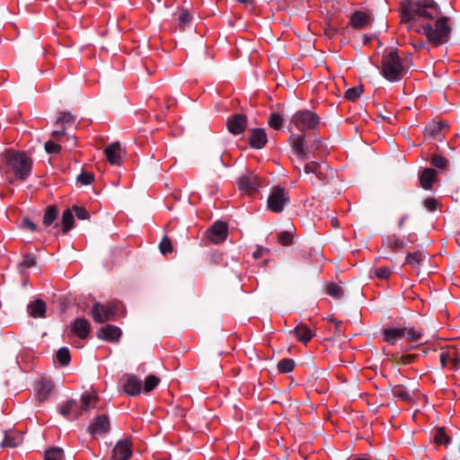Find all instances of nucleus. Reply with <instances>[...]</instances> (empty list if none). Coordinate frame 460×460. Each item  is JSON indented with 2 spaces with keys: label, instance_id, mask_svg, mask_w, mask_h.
<instances>
[{
  "label": "nucleus",
  "instance_id": "f257e3e1",
  "mask_svg": "<svg viewBox=\"0 0 460 460\" xmlns=\"http://www.w3.org/2000/svg\"><path fill=\"white\" fill-rule=\"evenodd\" d=\"M401 22L409 23L417 18L436 20L435 24H421L422 33L436 47L447 43L451 33L449 18L442 16L441 9L434 0H406L399 10Z\"/></svg>",
  "mask_w": 460,
  "mask_h": 460
},
{
  "label": "nucleus",
  "instance_id": "f03ea898",
  "mask_svg": "<svg viewBox=\"0 0 460 460\" xmlns=\"http://www.w3.org/2000/svg\"><path fill=\"white\" fill-rule=\"evenodd\" d=\"M2 163L4 173L13 175L20 181L27 180L31 172L32 160L23 151H5L2 155Z\"/></svg>",
  "mask_w": 460,
  "mask_h": 460
},
{
  "label": "nucleus",
  "instance_id": "7ed1b4c3",
  "mask_svg": "<svg viewBox=\"0 0 460 460\" xmlns=\"http://www.w3.org/2000/svg\"><path fill=\"white\" fill-rule=\"evenodd\" d=\"M405 74L406 70L396 51H390L383 56L382 75L386 80L390 82H398Z\"/></svg>",
  "mask_w": 460,
  "mask_h": 460
},
{
  "label": "nucleus",
  "instance_id": "20e7f679",
  "mask_svg": "<svg viewBox=\"0 0 460 460\" xmlns=\"http://www.w3.org/2000/svg\"><path fill=\"white\" fill-rule=\"evenodd\" d=\"M321 118L310 110H300L295 112L290 119L289 131L295 128L304 133L306 130H315L320 126Z\"/></svg>",
  "mask_w": 460,
  "mask_h": 460
},
{
  "label": "nucleus",
  "instance_id": "39448f33",
  "mask_svg": "<svg viewBox=\"0 0 460 460\" xmlns=\"http://www.w3.org/2000/svg\"><path fill=\"white\" fill-rule=\"evenodd\" d=\"M121 305L118 301L102 305L99 302L95 303L92 308V317L95 323H102L108 321L115 320Z\"/></svg>",
  "mask_w": 460,
  "mask_h": 460
},
{
  "label": "nucleus",
  "instance_id": "423d86ee",
  "mask_svg": "<svg viewBox=\"0 0 460 460\" xmlns=\"http://www.w3.org/2000/svg\"><path fill=\"white\" fill-rule=\"evenodd\" d=\"M288 203L289 193L285 188L275 186L271 189L267 200V207L271 212L281 213Z\"/></svg>",
  "mask_w": 460,
  "mask_h": 460
},
{
  "label": "nucleus",
  "instance_id": "0eeeda50",
  "mask_svg": "<svg viewBox=\"0 0 460 460\" xmlns=\"http://www.w3.org/2000/svg\"><path fill=\"white\" fill-rule=\"evenodd\" d=\"M263 181L252 172H246L243 174L238 181V187L241 190L247 192H256L261 188Z\"/></svg>",
  "mask_w": 460,
  "mask_h": 460
},
{
  "label": "nucleus",
  "instance_id": "6e6552de",
  "mask_svg": "<svg viewBox=\"0 0 460 460\" xmlns=\"http://www.w3.org/2000/svg\"><path fill=\"white\" fill-rule=\"evenodd\" d=\"M111 429V422L107 414L96 416L90 425L87 431L93 437L106 435Z\"/></svg>",
  "mask_w": 460,
  "mask_h": 460
},
{
  "label": "nucleus",
  "instance_id": "1a4fd4ad",
  "mask_svg": "<svg viewBox=\"0 0 460 460\" xmlns=\"http://www.w3.org/2000/svg\"><path fill=\"white\" fill-rule=\"evenodd\" d=\"M247 127V117L244 114L237 113L228 117L226 120L227 130L234 136L242 134Z\"/></svg>",
  "mask_w": 460,
  "mask_h": 460
},
{
  "label": "nucleus",
  "instance_id": "9d476101",
  "mask_svg": "<svg viewBox=\"0 0 460 460\" xmlns=\"http://www.w3.org/2000/svg\"><path fill=\"white\" fill-rule=\"evenodd\" d=\"M228 234L227 225L222 221L215 222L207 231L208 238L214 243L224 242Z\"/></svg>",
  "mask_w": 460,
  "mask_h": 460
},
{
  "label": "nucleus",
  "instance_id": "9b49d317",
  "mask_svg": "<svg viewBox=\"0 0 460 460\" xmlns=\"http://www.w3.org/2000/svg\"><path fill=\"white\" fill-rule=\"evenodd\" d=\"M59 413L69 420H77L82 416L80 404L75 400H68L58 407Z\"/></svg>",
  "mask_w": 460,
  "mask_h": 460
},
{
  "label": "nucleus",
  "instance_id": "f8f14e48",
  "mask_svg": "<svg viewBox=\"0 0 460 460\" xmlns=\"http://www.w3.org/2000/svg\"><path fill=\"white\" fill-rule=\"evenodd\" d=\"M132 456L131 442L128 439L118 441L112 450V460H129Z\"/></svg>",
  "mask_w": 460,
  "mask_h": 460
},
{
  "label": "nucleus",
  "instance_id": "ddd939ff",
  "mask_svg": "<svg viewBox=\"0 0 460 460\" xmlns=\"http://www.w3.org/2000/svg\"><path fill=\"white\" fill-rule=\"evenodd\" d=\"M123 382V391L130 395L136 396L141 393L142 390V381L135 375H127L121 380Z\"/></svg>",
  "mask_w": 460,
  "mask_h": 460
},
{
  "label": "nucleus",
  "instance_id": "4468645a",
  "mask_svg": "<svg viewBox=\"0 0 460 460\" xmlns=\"http://www.w3.org/2000/svg\"><path fill=\"white\" fill-rule=\"evenodd\" d=\"M51 137L56 141L60 142L61 146L63 145L66 150L71 151L76 146V137L65 131V128L53 130Z\"/></svg>",
  "mask_w": 460,
  "mask_h": 460
},
{
  "label": "nucleus",
  "instance_id": "2eb2a0df",
  "mask_svg": "<svg viewBox=\"0 0 460 460\" xmlns=\"http://www.w3.org/2000/svg\"><path fill=\"white\" fill-rule=\"evenodd\" d=\"M438 181V172L433 168H425L419 172L420 186L425 190H431Z\"/></svg>",
  "mask_w": 460,
  "mask_h": 460
},
{
  "label": "nucleus",
  "instance_id": "dca6fc26",
  "mask_svg": "<svg viewBox=\"0 0 460 460\" xmlns=\"http://www.w3.org/2000/svg\"><path fill=\"white\" fill-rule=\"evenodd\" d=\"M100 402V398L98 394L94 392H84L80 398V410L82 415L84 413H88L92 410L97 408V404Z\"/></svg>",
  "mask_w": 460,
  "mask_h": 460
},
{
  "label": "nucleus",
  "instance_id": "f3484780",
  "mask_svg": "<svg viewBox=\"0 0 460 460\" xmlns=\"http://www.w3.org/2000/svg\"><path fill=\"white\" fill-rule=\"evenodd\" d=\"M448 127V123L444 120L434 121L425 128V135L441 141L445 136V131Z\"/></svg>",
  "mask_w": 460,
  "mask_h": 460
},
{
  "label": "nucleus",
  "instance_id": "a211bd4d",
  "mask_svg": "<svg viewBox=\"0 0 460 460\" xmlns=\"http://www.w3.org/2000/svg\"><path fill=\"white\" fill-rule=\"evenodd\" d=\"M292 141L291 146L294 152L296 154L300 160H305L308 158L307 147L305 146V137L304 134L295 135L292 134L290 137Z\"/></svg>",
  "mask_w": 460,
  "mask_h": 460
},
{
  "label": "nucleus",
  "instance_id": "6ab92c4d",
  "mask_svg": "<svg viewBox=\"0 0 460 460\" xmlns=\"http://www.w3.org/2000/svg\"><path fill=\"white\" fill-rule=\"evenodd\" d=\"M69 328L77 337L84 340L89 335L91 325L86 319L76 318L71 323Z\"/></svg>",
  "mask_w": 460,
  "mask_h": 460
},
{
  "label": "nucleus",
  "instance_id": "aec40b11",
  "mask_svg": "<svg viewBox=\"0 0 460 460\" xmlns=\"http://www.w3.org/2000/svg\"><path fill=\"white\" fill-rule=\"evenodd\" d=\"M104 154L111 164L119 165L122 163V149L119 142L109 145L104 149Z\"/></svg>",
  "mask_w": 460,
  "mask_h": 460
},
{
  "label": "nucleus",
  "instance_id": "412c9836",
  "mask_svg": "<svg viewBox=\"0 0 460 460\" xmlns=\"http://www.w3.org/2000/svg\"><path fill=\"white\" fill-rule=\"evenodd\" d=\"M267 142V134L263 128L252 129L249 143L252 148L261 149L266 146Z\"/></svg>",
  "mask_w": 460,
  "mask_h": 460
},
{
  "label": "nucleus",
  "instance_id": "4be33fe9",
  "mask_svg": "<svg viewBox=\"0 0 460 460\" xmlns=\"http://www.w3.org/2000/svg\"><path fill=\"white\" fill-rule=\"evenodd\" d=\"M121 335V331L119 327L111 324L103 326L98 332L97 336L107 341H118Z\"/></svg>",
  "mask_w": 460,
  "mask_h": 460
},
{
  "label": "nucleus",
  "instance_id": "5701e85b",
  "mask_svg": "<svg viewBox=\"0 0 460 460\" xmlns=\"http://www.w3.org/2000/svg\"><path fill=\"white\" fill-rule=\"evenodd\" d=\"M406 327L385 328L383 331L384 341L390 345H394L405 336Z\"/></svg>",
  "mask_w": 460,
  "mask_h": 460
},
{
  "label": "nucleus",
  "instance_id": "b1692460",
  "mask_svg": "<svg viewBox=\"0 0 460 460\" xmlns=\"http://www.w3.org/2000/svg\"><path fill=\"white\" fill-rule=\"evenodd\" d=\"M22 442V436L16 430L4 431V437L1 442L2 447L13 448L21 445Z\"/></svg>",
  "mask_w": 460,
  "mask_h": 460
},
{
  "label": "nucleus",
  "instance_id": "393cba45",
  "mask_svg": "<svg viewBox=\"0 0 460 460\" xmlns=\"http://www.w3.org/2000/svg\"><path fill=\"white\" fill-rule=\"evenodd\" d=\"M425 258L426 254L421 251L408 252L405 257L404 264L411 266L415 270H419Z\"/></svg>",
  "mask_w": 460,
  "mask_h": 460
},
{
  "label": "nucleus",
  "instance_id": "a878e982",
  "mask_svg": "<svg viewBox=\"0 0 460 460\" xmlns=\"http://www.w3.org/2000/svg\"><path fill=\"white\" fill-rule=\"evenodd\" d=\"M291 332L295 334L297 341L305 344L314 336V332L305 323L297 324Z\"/></svg>",
  "mask_w": 460,
  "mask_h": 460
},
{
  "label": "nucleus",
  "instance_id": "bb28decb",
  "mask_svg": "<svg viewBox=\"0 0 460 460\" xmlns=\"http://www.w3.org/2000/svg\"><path fill=\"white\" fill-rule=\"evenodd\" d=\"M54 389V384L50 380L42 379L37 385V395L40 402L48 400Z\"/></svg>",
  "mask_w": 460,
  "mask_h": 460
},
{
  "label": "nucleus",
  "instance_id": "cd10ccee",
  "mask_svg": "<svg viewBox=\"0 0 460 460\" xmlns=\"http://www.w3.org/2000/svg\"><path fill=\"white\" fill-rule=\"evenodd\" d=\"M28 313L33 318L45 317L46 304L42 299H36L28 305Z\"/></svg>",
  "mask_w": 460,
  "mask_h": 460
},
{
  "label": "nucleus",
  "instance_id": "c85d7f7f",
  "mask_svg": "<svg viewBox=\"0 0 460 460\" xmlns=\"http://www.w3.org/2000/svg\"><path fill=\"white\" fill-rule=\"evenodd\" d=\"M324 168H326V165L324 164L316 162H310L304 166V172L306 174H314L317 180L323 181L324 179Z\"/></svg>",
  "mask_w": 460,
  "mask_h": 460
},
{
  "label": "nucleus",
  "instance_id": "c756f323",
  "mask_svg": "<svg viewBox=\"0 0 460 460\" xmlns=\"http://www.w3.org/2000/svg\"><path fill=\"white\" fill-rule=\"evenodd\" d=\"M75 118L68 111H62L58 113V116L56 119L55 126L58 128H65L66 129V125L72 126L75 123Z\"/></svg>",
  "mask_w": 460,
  "mask_h": 460
},
{
  "label": "nucleus",
  "instance_id": "7c9ffc66",
  "mask_svg": "<svg viewBox=\"0 0 460 460\" xmlns=\"http://www.w3.org/2000/svg\"><path fill=\"white\" fill-rule=\"evenodd\" d=\"M384 243L386 245L387 248H389L392 252H399L406 247V243L397 237L396 235H388Z\"/></svg>",
  "mask_w": 460,
  "mask_h": 460
},
{
  "label": "nucleus",
  "instance_id": "2f4dec72",
  "mask_svg": "<svg viewBox=\"0 0 460 460\" xmlns=\"http://www.w3.org/2000/svg\"><path fill=\"white\" fill-rule=\"evenodd\" d=\"M391 391H392V394L395 398H398L402 402H413L412 396L411 395L409 391H407L403 385H393Z\"/></svg>",
  "mask_w": 460,
  "mask_h": 460
},
{
  "label": "nucleus",
  "instance_id": "473e14b6",
  "mask_svg": "<svg viewBox=\"0 0 460 460\" xmlns=\"http://www.w3.org/2000/svg\"><path fill=\"white\" fill-rule=\"evenodd\" d=\"M369 21V17L363 12H355L350 18L351 25L356 29L365 28Z\"/></svg>",
  "mask_w": 460,
  "mask_h": 460
},
{
  "label": "nucleus",
  "instance_id": "72a5a7b5",
  "mask_svg": "<svg viewBox=\"0 0 460 460\" xmlns=\"http://www.w3.org/2000/svg\"><path fill=\"white\" fill-rule=\"evenodd\" d=\"M75 218L70 209H66L62 214L61 226L63 233H66L74 227Z\"/></svg>",
  "mask_w": 460,
  "mask_h": 460
},
{
  "label": "nucleus",
  "instance_id": "f704fd0d",
  "mask_svg": "<svg viewBox=\"0 0 460 460\" xmlns=\"http://www.w3.org/2000/svg\"><path fill=\"white\" fill-rule=\"evenodd\" d=\"M58 210L55 206H49L45 209L43 216V225L50 226L58 218Z\"/></svg>",
  "mask_w": 460,
  "mask_h": 460
},
{
  "label": "nucleus",
  "instance_id": "c9c22d12",
  "mask_svg": "<svg viewBox=\"0 0 460 460\" xmlns=\"http://www.w3.org/2000/svg\"><path fill=\"white\" fill-rule=\"evenodd\" d=\"M433 440L437 445H447L450 438L446 434L444 428H437L433 433Z\"/></svg>",
  "mask_w": 460,
  "mask_h": 460
},
{
  "label": "nucleus",
  "instance_id": "e433bc0d",
  "mask_svg": "<svg viewBox=\"0 0 460 460\" xmlns=\"http://www.w3.org/2000/svg\"><path fill=\"white\" fill-rule=\"evenodd\" d=\"M192 17L188 10L181 9L178 14V25L181 30H184L191 22Z\"/></svg>",
  "mask_w": 460,
  "mask_h": 460
},
{
  "label": "nucleus",
  "instance_id": "4c0bfd02",
  "mask_svg": "<svg viewBox=\"0 0 460 460\" xmlns=\"http://www.w3.org/2000/svg\"><path fill=\"white\" fill-rule=\"evenodd\" d=\"M326 293L333 298L340 299L343 296V289L340 285L331 282L326 286Z\"/></svg>",
  "mask_w": 460,
  "mask_h": 460
},
{
  "label": "nucleus",
  "instance_id": "58836bf2",
  "mask_svg": "<svg viewBox=\"0 0 460 460\" xmlns=\"http://www.w3.org/2000/svg\"><path fill=\"white\" fill-rule=\"evenodd\" d=\"M159 377L155 375H149L146 377L145 383L142 385V388L146 393H150L159 385Z\"/></svg>",
  "mask_w": 460,
  "mask_h": 460
},
{
  "label": "nucleus",
  "instance_id": "ea45409f",
  "mask_svg": "<svg viewBox=\"0 0 460 460\" xmlns=\"http://www.w3.org/2000/svg\"><path fill=\"white\" fill-rule=\"evenodd\" d=\"M430 164L438 169L445 170L448 167L449 161L445 156L436 154L431 156Z\"/></svg>",
  "mask_w": 460,
  "mask_h": 460
},
{
  "label": "nucleus",
  "instance_id": "a19ab883",
  "mask_svg": "<svg viewBox=\"0 0 460 460\" xmlns=\"http://www.w3.org/2000/svg\"><path fill=\"white\" fill-rule=\"evenodd\" d=\"M296 366V363L291 358H283L279 361L278 363V370L279 373H290L293 371L294 367Z\"/></svg>",
  "mask_w": 460,
  "mask_h": 460
},
{
  "label": "nucleus",
  "instance_id": "79ce46f5",
  "mask_svg": "<svg viewBox=\"0 0 460 460\" xmlns=\"http://www.w3.org/2000/svg\"><path fill=\"white\" fill-rule=\"evenodd\" d=\"M64 452L59 447H52L45 452L44 460H63Z\"/></svg>",
  "mask_w": 460,
  "mask_h": 460
},
{
  "label": "nucleus",
  "instance_id": "37998d69",
  "mask_svg": "<svg viewBox=\"0 0 460 460\" xmlns=\"http://www.w3.org/2000/svg\"><path fill=\"white\" fill-rule=\"evenodd\" d=\"M362 93H363V88H362V86L358 85V86H354V87L349 88L345 92L344 97L348 101L355 102L361 96Z\"/></svg>",
  "mask_w": 460,
  "mask_h": 460
},
{
  "label": "nucleus",
  "instance_id": "c03bdc74",
  "mask_svg": "<svg viewBox=\"0 0 460 460\" xmlns=\"http://www.w3.org/2000/svg\"><path fill=\"white\" fill-rule=\"evenodd\" d=\"M57 360L62 366H67L70 362L71 357L67 348H61L57 351Z\"/></svg>",
  "mask_w": 460,
  "mask_h": 460
},
{
  "label": "nucleus",
  "instance_id": "a18cd8bd",
  "mask_svg": "<svg viewBox=\"0 0 460 460\" xmlns=\"http://www.w3.org/2000/svg\"><path fill=\"white\" fill-rule=\"evenodd\" d=\"M44 147H45L46 152L50 155L59 154L62 149L61 143L56 141L54 138H53V140H51V139L48 140L45 143Z\"/></svg>",
  "mask_w": 460,
  "mask_h": 460
},
{
  "label": "nucleus",
  "instance_id": "49530a36",
  "mask_svg": "<svg viewBox=\"0 0 460 460\" xmlns=\"http://www.w3.org/2000/svg\"><path fill=\"white\" fill-rule=\"evenodd\" d=\"M405 336L408 341L415 342L419 341L423 337V332L420 330L406 327Z\"/></svg>",
  "mask_w": 460,
  "mask_h": 460
},
{
  "label": "nucleus",
  "instance_id": "de8ad7c7",
  "mask_svg": "<svg viewBox=\"0 0 460 460\" xmlns=\"http://www.w3.org/2000/svg\"><path fill=\"white\" fill-rule=\"evenodd\" d=\"M283 120L284 119L279 113L273 112L270 116L268 123L270 128L274 129H279L283 125Z\"/></svg>",
  "mask_w": 460,
  "mask_h": 460
},
{
  "label": "nucleus",
  "instance_id": "09e8293b",
  "mask_svg": "<svg viewBox=\"0 0 460 460\" xmlns=\"http://www.w3.org/2000/svg\"><path fill=\"white\" fill-rule=\"evenodd\" d=\"M76 180L81 185H89L93 181L94 175L92 172H82Z\"/></svg>",
  "mask_w": 460,
  "mask_h": 460
},
{
  "label": "nucleus",
  "instance_id": "8fccbe9b",
  "mask_svg": "<svg viewBox=\"0 0 460 460\" xmlns=\"http://www.w3.org/2000/svg\"><path fill=\"white\" fill-rule=\"evenodd\" d=\"M159 249L163 254L172 252V241L170 240V238L167 235H164V238L162 239V241L159 244Z\"/></svg>",
  "mask_w": 460,
  "mask_h": 460
},
{
  "label": "nucleus",
  "instance_id": "3c124183",
  "mask_svg": "<svg viewBox=\"0 0 460 460\" xmlns=\"http://www.w3.org/2000/svg\"><path fill=\"white\" fill-rule=\"evenodd\" d=\"M278 241L282 245H290L293 241V235L288 231H282L278 234Z\"/></svg>",
  "mask_w": 460,
  "mask_h": 460
},
{
  "label": "nucleus",
  "instance_id": "603ef678",
  "mask_svg": "<svg viewBox=\"0 0 460 460\" xmlns=\"http://www.w3.org/2000/svg\"><path fill=\"white\" fill-rule=\"evenodd\" d=\"M423 206L429 212H434L438 208V201L435 198H427L423 200Z\"/></svg>",
  "mask_w": 460,
  "mask_h": 460
},
{
  "label": "nucleus",
  "instance_id": "864d4df0",
  "mask_svg": "<svg viewBox=\"0 0 460 460\" xmlns=\"http://www.w3.org/2000/svg\"><path fill=\"white\" fill-rule=\"evenodd\" d=\"M374 273L380 279H387L392 274V270L388 267H379L375 270Z\"/></svg>",
  "mask_w": 460,
  "mask_h": 460
},
{
  "label": "nucleus",
  "instance_id": "5fc2aeb1",
  "mask_svg": "<svg viewBox=\"0 0 460 460\" xmlns=\"http://www.w3.org/2000/svg\"><path fill=\"white\" fill-rule=\"evenodd\" d=\"M73 211L75 213L76 217L80 220H85L90 218V214L84 208L74 206Z\"/></svg>",
  "mask_w": 460,
  "mask_h": 460
},
{
  "label": "nucleus",
  "instance_id": "6e6d98bb",
  "mask_svg": "<svg viewBox=\"0 0 460 460\" xmlns=\"http://www.w3.org/2000/svg\"><path fill=\"white\" fill-rule=\"evenodd\" d=\"M35 264H36V259H35L34 255L28 253L23 257L22 261L20 263V266L23 267V268H31V267L35 266Z\"/></svg>",
  "mask_w": 460,
  "mask_h": 460
},
{
  "label": "nucleus",
  "instance_id": "4d7b16f0",
  "mask_svg": "<svg viewBox=\"0 0 460 460\" xmlns=\"http://www.w3.org/2000/svg\"><path fill=\"white\" fill-rule=\"evenodd\" d=\"M22 227L27 228L31 232L38 231V226L36 224H34L31 220H30L28 217L23 218L22 220Z\"/></svg>",
  "mask_w": 460,
  "mask_h": 460
},
{
  "label": "nucleus",
  "instance_id": "13d9d810",
  "mask_svg": "<svg viewBox=\"0 0 460 460\" xmlns=\"http://www.w3.org/2000/svg\"><path fill=\"white\" fill-rule=\"evenodd\" d=\"M416 357L417 356L413 354L402 355L400 357V362L403 365H410L414 361Z\"/></svg>",
  "mask_w": 460,
  "mask_h": 460
},
{
  "label": "nucleus",
  "instance_id": "bf43d9fd",
  "mask_svg": "<svg viewBox=\"0 0 460 460\" xmlns=\"http://www.w3.org/2000/svg\"><path fill=\"white\" fill-rule=\"evenodd\" d=\"M449 354L447 353V352H442L440 353L439 355V360H440V363H441V366L442 367H445L446 365L447 364L448 360H449Z\"/></svg>",
  "mask_w": 460,
  "mask_h": 460
},
{
  "label": "nucleus",
  "instance_id": "052dcab7",
  "mask_svg": "<svg viewBox=\"0 0 460 460\" xmlns=\"http://www.w3.org/2000/svg\"><path fill=\"white\" fill-rule=\"evenodd\" d=\"M405 238L406 242L411 244L415 243L418 241V237L415 233H410Z\"/></svg>",
  "mask_w": 460,
  "mask_h": 460
},
{
  "label": "nucleus",
  "instance_id": "680f3d73",
  "mask_svg": "<svg viewBox=\"0 0 460 460\" xmlns=\"http://www.w3.org/2000/svg\"><path fill=\"white\" fill-rule=\"evenodd\" d=\"M407 218H408V215H403V216L400 218V220H399V222H398V227H399V229H402V228L403 227L404 223H405V221L407 220Z\"/></svg>",
  "mask_w": 460,
  "mask_h": 460
},
{
  "label": "nucleus",
  "instance_id": "e2e57ef3",
  "mask_svg": "<svg viewBox=\"0 0 460 460\" xmlns=\"http://www.w3.org/2000/svg\"><path fill=\"white\" fill-rule=\"evenodd\" d=\"M412 46L416 49H423V48H426V43L423 42V41H420L418 43H412Z\"/></svg>",
  "mask_w": 460,
  "mask_h": 460
},
{
  "label": "nucleus",
  "instance_id": "0e129e2a",
  "mask_svg": "<svg viewBox=\"0 0 460 460\" xmlns=\"http://www.w3.org/2000/svg\"><path fill=\"white\" fill-rule=\"evenodd\" d=\"M331 223L333 227H339V221L337 217H332Z\"/></svg>",
  "mask_w": 460,
  "mask_h": 460
},
{
  "label": "nucleus",
  "instance_id": "69168bd1",
  "mask_svg": "<svg viewBox=\"0 0 460 460\" xmlns=\"http://www.w3.org/2000/svg\"><path fill=\"white\" fill-rule=\"evenodd\" d=\"M334 324H335V332L340 334L341 333L340 322H335Z\"/></svg>",
  "mask_w": 460,
  "mask_h": 460
},
{
  "label": "nucleus",
  "instance_id": "338daca9",
  "mask_svg": "<svg viewBox=\"0 0 460 460\" xmlns=\"http://www.w3.org/2000/svg\"><path fill=\"white\" fill-rule=\"evenodd\" d=\"M242 4H252L254 0H238Z\"/></svg>",
  "mask_w": 460,
  "mask_h": 460
},
{
  "label": "nucleus",
  "instance_id": "774afa93",
  "mask_svg": "<svg viewBox=\"0 0 460 460\" xmlns=\"http://www.w3.org/2000/svg\"><path fill=\"white\" fill-rule=\"evenodd\" d=\"M329 322L334 323L337 322L333 317L328 319Z\"/></svg>",
  "mask_w": 460,
  "mask_h": 460
}]
</instances>
